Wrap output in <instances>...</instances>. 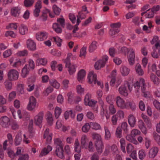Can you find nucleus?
<instances>
[{"label":"nucleus","mask_w":160,"mask_h":160,"mask_svg":"<svg viewBox=\"0 0 160 160\" xmlns=\"http://www.w3.org/2000/svg\"><path fill=\"white\" fill-rule=\"evenodd\" d=\"M8 78L9 80L13 81L18 79V73L14 69L10 70L8 72Z\"/></svg>","instance_id":"f257e3e1"},{"label":"nucleus","mask_w":160,"mask_h":160,"mask_svg":"<svg viewBox=\"0 0 160 160\" xmlns=\"http://www.w3.org/2000/svg\"><path fill=\"white\" fill-rule=\"evenodd\" d=\"M127 87H128V89L130 91L131 90L130 88L129 84L128 82H126L124 85L122 86L118 89V91L120 94L125 97L128 95V90L126 89Z\"/></svg>","instance_id":"f03ea898"},{"label":"nucleus","mask_w":160,"mask_h":160,"mask_svg":"<svg viewBox=\"0 0 160 160\" xmlns=\"http://www.w3.org/2000/svg\"><path fill=\"white\" fill-rule=\"evenodd\" d=\"M29 101L27 107V109L29 111H32L33 110L36 105V99L33 96L30 97Z\"/></svg>","instance_id":"7ed1b4c3"},{"label":"nucleus","mask_w":160,"mask_h":160,"mask_svg":"<svg viewBox=\"0 0 160 160\" xmlns=\"http://www.w3.org/2000/svg\"><path fill=\"white\" fill-rule=\"evenodd\" d=\"M0 124L4 128H8L10 125V119L7 116H2L0 119Z\"/></svg>","instance_id":"20e7f679"},{"label":"nucleus","mask_w":160,"mask_h":160,"mask_svg":"<svg viewBox=\"0 0 160 160\" xmlns=\"http://www.w3.org/2000/svg\"><path fill=\"white\" fill-rule=\"evenodd\" d=\"M91 95L89 93H88L85 96L84 101L85 104L88 105L91 107H93L95 106L96 102L90 100Z\"/></svg>","instance_id":"39448f33"},{"label":"nucleus","mask_w":160,"mask_h":160,"mask_svg":"<svg viewBox=\"0 0 160 160\" xmlns=\"http://www.w3.org/2000/svg\"><path fill=\"white\" fill-rule=\"evenodd\" d=\"M43 116V112H41L35 117L34 123L36 125L39 126L41 124L42 122Z\"/></svg>","instance_id":"423d86ee"},{"label":"nucleus","mask_w":160,"mask_h":160,"mask_svg":"<svg viewBox=\"0 0 160 160\" xmlns=\"http://www.w3.org/2000/svg\"><path fill=\"white\" fill-rule=\"evenodd\" d=\"M88 78L89 83L92 84L93 82L94 84L96 83L97 75L96 74L94 73V72L93 71L90 72L88 74Z\"/></svg>","instance_id":"0eeeda50"},{"label":"nucleus","mask_w":160,"mask_h":160,"mask_svg":"<svg viewBox=\"0 0 160 160\" xmlns=\"http://www.w3.org/2000/svg\"><path fill=\"white\" fill-rule=\"evenodd\" d=\"M47 37V34L46 32H40L38 33L36 35L37 40L42 41L46 39Z\"/></svg>","instance_id":"6e6552de"},{"label":"nucleus","mask_w":160,"mask_h":160,"mask_svg":"<svg viewBox=\"0 0 160 160\" xmlns=\"http://www.w3.org/2000/svg\"><path fill=\"white\" fill-rule=\"evenodd\" d=\"M116 103L117 106L120 108L124 109L126 108L124 101L119 96L117 97Z\"/></svg>","instance_id":"1a4fd4ad"},{"label":"nucleus","mask_w":160,"mask_h":160,"mask_svg":"<svg viewBox=\"0 0 160 160\" xmlns=\"http://www.w3.org/2000/svg\"><path fill=\"white\" fill-rule=\"evenodd\" d=\"M41 1L38 0L36 3L35 7V9L34 11V14L35 17H38L39 15L40 9L41 8Z\"/></svg>","instance_id":"9d476101"},{"label":"nucleus","mask_w":160,"mask_h":160,"mask_svg":"<svg viewBox=\"0 0 160 160\" xmlns=\"http://www.w3.org/2000/svg\"><path fill=\"white\" fill-rule=\"evenodd\" d=\"M63 147H60L56 148L55 153L57 156L62 159H64V156L63 153Z\"/></svg>","instance_id":"9b49d317"},{"label":"nucleus","mask_w":160,"mask_h":160,"mask_svg":"<svg viewBox=\"0 0 160 160\" xmlns=\"http://www.w3.org/2000/svg\"><path fill=\"white\" fill-rule=\"evenodd\" d=\"M27 48L31 50H35L36 49V44L31 39H28L27 41Z\"/></svg>","instance_id":"f8f14e48"},{"label":"nucleus","mask_w":160,"mask_h":160,"mask_svg":"<svg viewBox=\"0 0 160 160\" xmlns=\"http://www.w3.org/2000/svg\"><path fill=\"white\" fill-rule=\"evenodd\" d=\"M52 149V147L50 145H48L47 148H44L42 150L39 155V157H41L47 154Z\"/></svg>","instance_id":"ddd939ff"},{"label":"nucleus","mask_w":160,"mask_h":160,"mask_svg":"<svg viewBox=\"0 0 160 160\" xmlns=\"http://www.w3.org/2000/svg\"><path fill=\"white\" fill-rule=\"evenodd\" d=\"M95 146L98 154H101L102 152V149L104 146L103 142H99L98 143H95Z\"/></svg>","instance_id":"4468645a"},{"label":"nucleus","mask_w":160,"mask_h":160,"mask_svg":"<svg viewBox=\"0 0 160 160\" xmlns=\"http://www.w3.org/2000/svg\"><path fill=\"white\" fill-rule=\"evenodd\" d=\"M158 148L156 147H154L152 148L150 150L149 156L151 158H154L158 152Z\"/></svg>","instance_id":"2eb2a0df"},{"label":"nucleus","mask_w":160,"mask_h":160,"mask_svg":"<svg viewBox=\"0 0 160 160\" xmlns=\"http://www.w3.org/2000/svg\"><path fill=\"white\" fill-rule=\"evenodd\" d=\"M92 135L93 139L95 140V143H98V142H102L101 136L99 134L97 133H92Z\"/></svg>","instance_id":"dca6fc26"},{"label":"nucleus","mask_w":160,"mask_h":160,"mask_svg":"<svg viewBox=\"0 0 160 160\" xmlns=\"http://www.w3.org/2000/svg\"><path fill=\"white\" fill-rule=\"evenodd\" d=\"M22 136L21 133L18 134L14 139V144L16 146L20 144L22 141Z\"/></svg>","instance_id":"f3484780"},{"label":"nucleus","mask_w":160,"mask_h":160,"mask_svg":"<svg viewBox=\"0 0 160 160\" xmlns=\"http://www.w3.org/2000/svg\"><path fill=\"white\" fill-rule=\"evenodd\" d=\"M86 72L84 69L80 70L78 74L77 79L79 82H80L85 77Z\"/></svg>","instance_id":"a211bd4d"},{"label":"nucleus","mask_w":160,"mask_h":160,"mask_svg":"<svg viewBox=\"0 0 160 160\" xmlns=\"http://www.w3.org/2000/svg\"><path fill=\"white\" fill-rule=\"evenodd\" d=\"M128 122L131 127H134L135 124L136 120L135 117L132 115H130L128 118Z\"/></svg>","instance_id":"6ab92c4d"},{"label":"nucleus","mask_w":160,"mask_h":160,"mask_svg":"<svg viewBox=\"0 0 160 160\" xmlns=\"http://www.w3.org/2000/svg\"><path fill=\"white\" fill-rule=\"evenodd\" d=\"M20 13V10L18 7H15L11 10V14L15 17H18Z\"/></svg>","instance_id":"aec40b11"},{"label":"nucleus","mask_w":160,"mask_h":160,"mask_svg":"<svg viewBox=\"0 0 160 160\" xmlns=\"http://www.w3.org/2000/svg\"><path fill=\"white\" fill-rule=\"evenodd\" d=\"M50 84L53 87L57 89H58L60 86V84L55 79H52L49 80Z\"/></svg>","instance_id":"412c9836"},{"label":"nucleus","mask_w":160,"mask_h":160,"mask_svg":"<svg viewBox=\"0 0 160 160\" xmlns=\"http://www.w3.org/2000/svg\"><path fill=\"white\" fill-rule=\"evenodd\" d=\"M150 78L151 80L153 82L154 84L158 85L159 84V78L153 73H152L151 74Z\"/></svg>","instance_id":"4be33fe9"},{"label":"nucleus","mask_w":160,"mask_h":160,"mask_svg":"<svg viewBox=\"0 0 160 160\" xmlns=\"http://www.w3.org/2000/svg\"><path fill=\"white\" fill-rule=\"evenodd\" d=\"M52 28L57 33H61L62 31V29L60 27V24H58V23H54L53 24Z\"/></svg>","instance_id":"5701e85b"},{"label":"nucleus","mask_w":160,"mask_h":160,"mask_svg":"<svg viewBox=\"0 0 160 160\" xmlns=\"http://www.w3.org/2000/svg\"><path fill=\"white\" fill-rule=\"evenodd\" d=\"M28 29L26 26L24 24H22L19 28L20 33L22 35H24L28 32Z\"/></svg>","instance_id":"b1692460"},{"label":"nucleus","mask_w":160,"mask_h":160,"mask_svg":"<svg viewBox=\"0 0 160 160\" xmlns=\"http://www.w3.org/2000/svg\"><path fill=\"white\" fill-rule=\"evenodd\" d=\"M74 147L75 150L76 152H77L78 153H80V152H81V147L80 146V144L78 139H75L74 143Z\"/></svg>","instance_id":"393cba45"},{"label":"nucleus","mask_w":160,"mask_h":160,"mask_svg":"<svg viewBox=\"0 0 160 160\" xmlns=\"http://www.w3.org/2000/svg\"><path fill=\"white\" fill-rule=\"evenodd\" d=\"M77 25H79L81 22L80 19H84L86 18V16L83 15V13L82 12H79L78 13V15H77Z\"/></svg>","instance_id":"a878e982"},{"label":"nucleus","mask_w":160,"mask_h":160,"mask_svg":"<svg viewBox=\"0 0 160 160\" xmlns=\"http://www.w3.org/2000/svg\"><path fill=\"white\" fill-rule=\"evenodd\" d=\"M135 68L137 72L139 75L142 76L143 75L144 72L142 69H141V67L140 64L137 63Z\"/></svg>","instance_id":"bb28decb"},{"label":"nucleus","mask_w":160,"mask_h":160,"mask_svg":"<svg viewBox=\"0 0 160 160\" xmlns=\"http://www.w3.org/2000/svg\"><path fill=\"white\" fill-rule=\"evenodd\" d=\"M97 42L95 41H93L92 42L89 48V50L90 52H92L96 50L97 48Z\"/></svg>","instance_id":"cd10ccee"},{"label":"nucleus","mask_w":160,"mask_h":160,"mask_svg":"<svg viewBox=\"0 0 160 160\" xmlns=\"http://www.w3.org/2000/svg\"><path fill=\"white\" fill-rule=\"evenodd\" d=\"M90 126L92 129L96 130L100 129L101 128L100 125L96 122H90Z\"/></svg>","instance_id":"c85d7f7f"},{"label":"nucleus","mask_w":160,"mask_h":160,"mask_svg":"<svg viewBox=\"0 0 160 160\" xmlns=\"http://www.w3.org/2000/svg\"><path fill=\"white\" fill-rule=\"evenodd\" d=\"M130 70L126 67H123L121 69V72L124 76L127 75L129 73Z\"/></svg>","instance_id":"c756f323"},{"label":"nucleus","mask_w":160,"mask_h":160,"mask_svg":"<svg viewBox=\"0 0 160 160\" xmlns=\"http://www.w3.org/2000/svg\"><path fill=\"white\" fill-rule=\"evenodd\" d=\"M22 76L23 78H25L27 75L29 73V70L28 69V66L26 65L22 70Z\"/></svg>","instance_id":"7c9ffc66"},{"label":"nucleus","mask_w":160,"mask_h":160,"mask_svg":"<svg viewBox=\"0 0 160 160\" xmlns=\"http://www.w3.org/2000/svg\"><path fill=\"white\" fill-rule=\"evenodd\" d=\"M34 0H24V4L26 7H31L33 4Z\"/></svg>","instance_id":"2f4dec72"},{"label":"nucleus","mask_w":160,"mask_h":160,"mask_svg":"<svg viewBox=\"0 0 160 160\" xmlns=\"http://www.w3.org/2000/svg\"><path fill=\"white\" fill-rule=\"evenodd\" d=\"M66 67L68 68V71L70 75L73 74L76 71L75 66L73 65H71L70 64L68 65V66H66Z\"/></svg>","instance_id":"473e14b6"},{"label":"nucleus","mask_w":160,"mask_h":160,"mask_svg":"<svg viewBox=\"0 0 160 160\" xmlns=\"http://www.w3.org/2000/svg\"><path fill=\"white\" fill-rule=\"evenodd\" d=\"M160 50L158 51L157 50L154 49L151 53L152 56L154 58H157L160 55Z\"/></svg>","instance_id":"72a5a7b5"},{"label":"nucleus","mask_w":160,"mask_h":160,"mask_svg":"<svg viewBox=\"0 0 160 160\" xmlns=\"http://www.w3.org/2000/svg\"><path fill=\"white\" fill-rule=\"evenodd\" d=\"M52 9L53 12L55 15H58L60 14L61 11V9L57 7V6L56 5H53L52 7Z\"/></svg>","instance_id":"f704fd0d"},{"label":"nucleus","mask_w":160,"mask_h":160,"mask_svg":"<svg viewBox=\"0 0 160 160\" xmlns=\"http://www.w3.org/2000/svg\"><path fill=\"white\" fill-rule=\"evenodd\" d=\"M54 144L56 146V148L60 147H63V145L62 143L61 140L59 138H55L54 139Z\"/></svg>","instance_id":"c9c22d12"},{"label":"nucleus","mask_w":160,"mask_h":160,"mask_svg":"<svg viewBox=\"0 0 160 160\" xmlns=\"http://www.w3.org/2000/svg\"><path fill=\"white\" fill-rule=\"evenodd\" d=\"M90 127V123H86L82 128V131L87 133L89 131Z\"/></svg>","instance_id":"e433bc0d"},{"label":"nucleus","mask_w":160,"mask_h":160,"mask_svg":"<svg viewBox=\"0 0 160 160\" xmlns=\"http://www.w3.org/2000/svg\"><path fill=\"white\" fill-rule=\"evenodd\" d=\"M121 143V148L122 152H126L125 149V147L126 146L125 141L123 138H121L120 140Z\"/></svg>","instance_id":"4c0bfd02"},{"label":"nucleus","mask_w":160,"mask_h":160,"mask_svg":"<svg viewBox=\"0 0 160 160\" xmlns=\"http://www.w3.org/2000/svg\"><path fill=\"white\" fill-rule=\"evenodd\" d=\"M37 62L38 65H42L44 66L47 64V61L45 58H39L37 60Z\"/></svg>","instance_id":"58836bf2"},{"label":"nucleus","mask_w":160,"mask_h":160,"mask_svg":"<svg viewBox=\"0 0 160 160\" xmlns=\"http://www.w3.org/2000/svg\"><path fill=\"white\" fill-rule=\"evenodd\" d=\"M105 135V139L107 140H108L110 139L111 138V134L109 130L106 127L104 128Z\"/></svg>","instance_id":"ea45409f"},{"label":"nucleus","mask_w":160,"mask_h":160,"mask_svg":"<svg viewBox=\"0 0 160 160\" xmlns=\"http://www.w3.org/2000/svg\"><path fill=\"white\" fill-rule=\"evenodd\" d=\"M4 85L6 88L8 90H10L12 88V83L8 81H6L4 82Z\"/></svg>","instance_id":"a19ab883"},{"label":"nucleus","mask_w":160,"mask_h":160,"mask_svg":"<svg viewBox=\"0 0 160 160\" xmlns=\"http://www.w3.org/2000/svg\"><path fill=\"white\" fill-rule=\"evenodd\" d=\"M62 112V110L59 107H56L55 110V116L56 118H58Z\"/></svg>","instance_id":"79ce46f5"},{"label":"nucleus","mask_w":160,"mask_h":160,"mask_svg":"<svg viewBox=\"0 0 160 160\" xmlns=\"http://www.w3.org/2000/svg\"><path fill=\"white\" fill-rule=\"evenodd\" d=\"M88 140L85 136H83L82 137L81 139V145L82 148H84L87 143Z\"/></svg>","instance_id":"37998d69"},{"label":"nucleus","mask_w":160,"mask_h":160,"mask_svg":"<svg viewBox=\"0 0 160 160\" xmlns=\"http://www.w3.org/2000/svg\"><path fill=\"white\" fill-rule=\"evenodd\" d=\"M115 1L112 0H105L103 2L104 5L111 6L114 5Z\"/></svg>","instance_id":"c03bdc74"},{"label":"nucleus","mask_w":160,"mask_h":160,"mask_svg":"<svg viewBox=\"0 0 160 160\" xmlns=\"http://www.w3.org/2000/svg\"><path fill=\"white\" fill-rule=\"evenodd\" d=\"M138 155L139 158L141 160H142L146 156L145 151L143 149L140 150L138 152Z\"/></svg>","instance_id":"a18cd8bd"},{"label":"nucleus","mask_w":160,"mask_h":160,"mask_svg":"<svg viewBox=\"0 0 160 160\" xmlns=\"http://www.w3.org/2000/svg\"><path fill=\"white\" fill-rule=\"evenodd\" d=\"M57 21L58 22L57 23L60 24V25L64 28L65 25V20L63 18H59L57 19Z\"/></svg>","instance_id":"49530a36"},{"label":"nucleus","mask_w":160,"mask_h":160,"mask_svg":"<svg viewBox=\"0 0 160 160\" xmlns=\"http://www.w3.org/2000/svg\"><path fill=\"white\" fill-rule=\"evenodd\" d=\"M121 127L122 129L124 131L125 133H128V130L127 128L128 124L126 122H122Z\"/></svg>","instance_id":"de8ad7c7"},{"label":"nucleus","mask_w":160,"mask_h":160,"mask_svg":"<svg viewBox=\"0 0 160 160\" xmlns=\"http://www.w3.org/2000/svg\"><path fill=\"white\" fill-rule=\"evenodd\" d=\"M16 94L15 91H12L10 92L9 95L8 100L9 101H11L14 99L16 96Z\"/></svg>","instance_id":"09e8293b"},{"label":"nucleus","mask_w":160,"mask_h":160,"mask_svg":"<svg viewBox=\"0 0 160 160\" xmlns=\"http://www.w3.org/2000/svg\"><path fill=\"white\" fill-rule=\"evenodd\" d=\"M129 48H128L126 47H123L121 48L120 51V53H123L125 55H126L127 52L128 53L129 52Z\"/></svg>","instance_id":"8fccbe9b"},{"label":"nucleus","mask_w":160,"mask_h":160,"mask_svg":"<svg viewBox=\"0 0 160 160\" xmlns=\"http://www.w3.org/2000/svg\"><path fill=\"white\" fill-rule=\"evenodd\" d=\"M144 141L145 143L146 147L147 148H148L150 144L151 141L149 138L147 137H145Z\"/></svg>","instance_id":"3c124183"},{"label":"nucleus","mask_w":160,"mask_h":160,"mask_svg":"<svg viewBox=\"0 0 160 160\" xmlns=\"http://www.w3.org/2000/svg\"><path fill=\"white\" fill-rule=\"evenodd\" d=\"M116 135L118 138H121L122 137V130L120 128H117L116 132Z\"/></svg>","instance_id":"603ef678"},{"label":"nucleus","mask_w":160,"mask_h":160,"mask_svg":"<svg viewBox=\"0 0 160 160\" xmlns=\"http://www.w3.org/2000/svg\"><path fill=\"white\" fill-rule=\"evenodd\" d=\"M28 52L27 50H24L19 52L17 53L18 56H25L28 55Z\"/></svg>","instance_id":"864d4df0"},{"label":"nucleus","mask_w":160,"mask_h":160,"mask_svg":"<svg viewBox=\"0 0 160 160\" xmlns=\"http://www.w3.org/2000/svg\"><path fill=\"white\" fill-rule=\"evenodd\" d=\"M18 90L20 93L21 94L23 93H24L23 85L22 84H19L18 86Z\"/></svg>","instance_id":"5fc2aeb1"},{"label":"nucleus","mask_w":160,"mask_h":160,"mask_svg":"<svg viewBox=\"0 0 160 160\" xmlns=\"http://www.w3.org/2000/svg\"><path fill=\"white\" fill-rule=\"evenodd\" d=\"M153 137L158 144L160 145V136L155 132L153 133Z\"/></svg>","instance_id":"6e6d98bb"},{"label":"nucleus","mask_w":160,"mask_h":160,"mask_svg":"<svg viewBox=\"0 0 160 160\" xmlns=\"http://www.w3.org/2000/svg\"><path fill=\"white\" fill-rule=\"evenodd\" d=\"M17 27L16 23H10L9 25L7 26L6 28L7 29H9L10 28L11 29H14L15 30H17Z\"/></svg>","instance_id":"4d7b16f0"},{"label":"nucleus","mask_w":160,"mask_h":160,"mask_svg":"<svg viewBox=\"0 0 160 160\" xmlns=\"http://www.w3.org/2000/svg\"><path fill=\"white\" fill-rule=\"evenodd\" d=\"M67 96L68 97V101L69 102H71L73 101V95L71 92L68 93Z\"/></svg>","instance_id":"13d9d810"},{"label":"nucleus","mask_w":160,"mask_h":160,"mask_svg":"<svg viewBox=\"0 0 160 160\" xmlns=\"http://www.w3.org/2000/svg\"><path fill=\"white\" fill-rule=\"evenodd\" d=\"M119 32V30L118 29H110L109 33L112 37H114V35L118 33Z\"/></svg>","instance_id":"bf43d9fd"},{"label":"nucleus","mask_w":160,"mask_h":160,"mask_svg":"<svg viewBox=\"0 0 160 160\" xmlns=\"http://www.w3.org/2000/svg\"><path fill=\"white\" fill-rule=\"evenodd\" d=\"M140 109L142 111H144L145 110V105L144 102L142 101H140L139 104Z\"/></svg>","instance_id":"052dcab7"},{"label":"nucleus","mask_w":160,"mask_h":160,"mask_svg":"<svg viewBox=\"0 0 160 160\" xmlns=\"http://www.w3.org/2000/svg\"><path fill=\"white\" fill-rule=\"evenodd\" d=\"M155 107L160 111V103L157 100H155L153 102Z\"/></svg>","instance_id":"680f3d73"},{"label":"nucleus","mask_w":160,"mask_h":160,"mask_svg":"<svg viewBox=\"0 0 160 160\" xmlns=\"http://www.w3.org/2000/svg\"><path fill=\"white\" fill-rule=\"evenodd\" d=\"M102 62V60H100L96 62L94 65V67L96 69L98 70L101 68L100 64Z\"/></svg>","instance_id":"e2e57ef3"},{"label":"nucleus","mask_w":160,"mask_h":160,"mask_svg":"<svg viewBox=\"0 0 160 160\" xmlns=\"http://www.w3.org/2000/svg\"><path fill=\"white\" fill-rule=\"evenodd\" d=\"M127 152L128 153H130L133 149V147L132 145L130 144H128L126 147Z\"/></svg>","instance_id":"0e129e2a"},{"label":"nucleus","mask_w":160,"mask_h":160,"mask_svg":"<svg viewBox=\"0 0 160 160\" xmlns=\"http://www.w3.org/2000/svg\"><path fill=\"white\" fill-rule=\"evenodd\" d=\"M29 68L30 69L33 70L35 68V64L34 61L31 59H29L28 61Z\"/></svg>","instance_id":"69168bd1"},{"label":"nucleus","mask_w":160,"mask_h":160,"mask_svg":"<svg viewBox=\"0 0 160 160\" xmlns=\"http://www.w3.org/2000/svg\"><path fill=\"white\" fill-rule=\"evenodd\" d=\"M128 60L130 65H132L134 63L135 56L128 57Z\"/></svg>","instance_id":"338daca9"},{"label":"nucleus","mask_w":160,"mask_h":160,"mask_svg":"<svg viewBox=\"0 0 160 160\" xmlns=\"http://www.w3.org/2000/svg\"><path fill=\"white\" fill-rule=\"evenodd\" d=\"M29 158V156L27 154H25L20 157L18 160H28Z\"/></svg>","instance_id":"774afa93"}]
</instances>
